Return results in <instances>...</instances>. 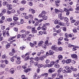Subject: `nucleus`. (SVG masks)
<instances>
[{
	"label": "nucleus",
	"mask_w": 79,
	"mask_h": 79,
	"mask_svg": "<svg viewBox=\"0 0 79 79\" xmlns=\"http://www.w3.org/2000/svg\"><path fill=\"white\" fill-rule=\"evenodd\" d=\"M54 23L56 24H59V25H60L61 26L64 25V23H61V21L60 20H58L57 19L56 20L54 21Z\"/></svg>",
	"instance_id": "nucleus-1"
},
{
	"label": "nucleus",
	"mask_w": 79,
	"mask_h": 79,
	"mask_svg": "<svg viewBox=\"0 0 79 79\" xmlns=\"http://www.w3.org/2000/svg\"><path fill=\"white\" fill-rule=\"evenodd\" d=\"M38 67L39 68H47V65L45 64H44V65L42 64H40L38 65Z\"/></svg>",
	"instance_id": "nucleus-2"
},
{
	"label": "nucleus",
	"mask_w": 79,
	"mask_h": 79,
	"mask_svg": "<svg viewBox=\"0 0 79 79\" xmlns=\"http://www.w3.org/2000/svg\"><path fill=\"white\" fill-rule=\"evenodd\" d=\"M57 48L56 47V46L55 45H53L51 47V49L52 50L57 52L58 51L56 50L57 49Z\"/></svg>",
	"instance_id": "nucleus-3"
},
{
	"label": "nucleus",
	"mask_w": 79,
	"mask_h": 79,
	"mask_svg": "<svg viewBox=\"0 0 79 79\" xmlns=\"http://www.w3.org/2000/svg\"><path fill=\"white\" fill-rule=\"evenodd\" d=\"M47 56L46 55H44L43 56H42L41 57H40L39 59L41 61H43L44 60V58H46Z\"/></svg>",
	"instance_id": "nucleus-4"
},
{
	"label": "nucleus",
	"mask_w": 79,
	"mask_h": 79,
	"mask_svg": "<svg viewBox=\"0 0 79 79\" xmlns=\"http://www.w3.org/2000/svg\"><path fill=\"white\" fill-rule=\"evenodd\" d=\"M65 69L67 70V73H71L72 72V71L70 69V68L69 66H66L65 67Z\"/></svg>",
	"instance_id": "nucleus-5"
},
{
	"label": "nucleus",
	"mask_w": 79,
	"mask_h": 79,
	"mask_svg": "<svg viewBox=\"0 0 79 79\" xmlns=\"http://www.w3.org/2000/svg\"><path fill=\"white\" fill-rule=\"evenodd\" d=\"M71 56L72 58H75V60H77V56L75 54L72 55Z\"/></svg>",
	"instance_id": "nucleus-6"
},
{
	"label": "nucleus",
	"mask_w": 79,
	"mask_h": 79,
	"mask_svg": "<svg viewBox=\"0 0 79 79\" xmlns=\"http://www.w3.org/2000/svg\"><path fill=\"white\" fill-rule=\"evenodd\" d=\"M60 0H56L55 1V3H56V5L57 6H60Z\"/></svg>",
	"instance_id": "nucleus-7"
},
{
	"label": "nucleus",
	"mask_w": 79,
	"mask_h": 79,
	"mask_svg": "<svg viewBox=\"0 0 79 79\" xmlns=\"http://www.w3.org/2000/svg\"><path fill=\"white\" fill-rule=\"evenodd\" d=\"M55 71V69L52 68L49 69L48 70V72H49L50 73H53Z\"/></svg>",
	"instance_id": "nucleus-8"
},
{
	"label": "nucleus",
	"mask_w": 79,
	"mask_h": 79,
	"mask_svg": "<svg viewBox=\"0 0 79 79\" xmlns=\"http://www.w3.org/2000/svg\"><path fill=\"white\" fill-rule=\"evenodd\" d=\"M31 32H32L33 34L37 33V30H35V28H31Z\"/></svg>",
	"instance_id": "nucleus-9"
},
{
	"label": "nucleus",
	"mask_w": 79,
	"mask_h": 79,
	"mask_svg": "<svg viewBox=\"0 0 79 79\" xmlns=\"http://www.w3.org/2000/svg\"><path fill=\"white\" fill-rule=\"evenodd\" d=\"M58 17L61 20H62V19H63V18H62V12H61L59 14Z\"/></svg>",
	"instance_id": "nucleus-10"
},
{
	"label": "nucleus",
	"mask_w": 79,
	"mask_h": 79,
	"mask_svg": "<svg viewBox=\"0 0 79 79\" xmlns=\"http://www.w3.org/2000/svg\"><path fill=\"white\" fill-rule=\"evenodd\" d=\"M41 29L43 31H46L47 28L46 26H45L44 25H43V26L41 27Z\"/></svg>",
	"instance_id": "nucleus-11"
},
{
	"label": "nucleus",
	"mask_w": 79,
	"mask_h": 79,
	"mask_svg": "<svg viewBox=\"0 0 79 79\" xmlns=\"http://www.w3.org/2000/svg\"><path fill=\"white\" fill-rule=\"evenodd\" d=\"M31 60H35V61H39V58H38V57H35V58H34L31 57L30 58Z\"/></svg>",
	"instance_id": "nucleus-12"
},
{
	"label": "nucleus",
	"mask_w": 79,
	"mask_h": 79,
	"mask_svg": "<svg viewBox=\"0 0 79 79\" xmlns=\"http://www.w3.org/2000/svg\"><path fill=\"white\" fill-rule=\"evenodd\" d=\"M71 62V59H68L66 60L65 61V63L67 64H68L69 63H70Z\"/></svg>",
	"instance_id": "nucleus-13"
},
{
	"label": "nucleus",
	"mask_w": 79,
	"mask_h": 79,
	"mask_svg": "<svg viewBox=\"0 0 79 79\" xmlns=\"http://www.w3.org/2000/svg\"><path fill=\"white\" fill-rule=\"evenodd\" d=\"M43 43H44V41H43L42 40L40 41L38 43V46L39 47H40L42 44Z\"/></svg>",
	"instance_id": "nucleus-14"
},
{
	"label": "nucleus",
	"mask_w": 79,
	"mask_h": 79,
	"mask_svg": "<svg viewBox=\"0 0 79 79\" xmlns=\"http://www.w3.org/2000/svg\"><path fill=\"white\" fill-rule=\"evenodd\" d=\"M55 67L56 68L58 69L60 67V65L58 64H56L55 65Z\"/></svg>",
	"instance_id": "nucleus-15"
},
{
	"label": "nucleus",
	"mask_w": 79,
	"mask_h": 79,
	"mask_svg": "<svg viewBox=\"0 0 79 79\" xmlns=\"http://www.w3.org/2000/svg\"><path fill=\"white\" fill-rule=\"evenodd\" d=\"M10 71V73H11V74H13V73H15V69L13 68L11 69Z\"/></svg>",
	"instance_id": "nucleus-16"
},
{
	"label": "nucleus",
	"mask_w": 79,
	"mask_h": 79,
	"mask_svg": "<svg viewBox=\"0 0 79 79\" xmlns=\"http://www.w3.org/2000/svg\"><path fill=\"white\" fill-rule=\"evenodd\" d=\"M42 18L44 20H47L48 18V17L46 15H43Z\"/></svg>",
	"instance_id": "nucleus-17"
},
{
	"label": "nucleus",
	"mask_w": 79,
	"mask_h": 79,
	"mask_svg": "<svg viewBox=\"0 0 79 79\" xmlns=\"http://www.w3.org/2000/svg\"><path fill=\"white\" fill-rule=\"evenodd\" d=\"M55 12L56 14H58L60 13V10L58 9H55Z\"/></svg>",
	"instance_id": "nucleus-18"
},
{
	"label": "nucleus",
	"mask_w": 79,
	"mask_h": 79,
	"mask_svg": "<svg viewBox=\"0 0 79 79\" xmlns=\"http://www.w3.org/2000/svg\"><path fill=\"white\" fill-rule=\"evenodd\" d=\"M6 9H2V13L4 15V14H5V13H6Z\"/></svg>",
	"instance_id": "nucleus-19"
},
{
	"label": "nucleus",
	"mask_w": 79,
	"mask_h": 79,
	"mask_svg": "<svg viewBox=\"0 0 79 79\" xmlns=\"http://www.w3.org/2000/svg\"><path fill=\"white\" fill-rule=\"evenodd\" d=\"M48 74L47 73H45L44 74H42L41 76H44V77H47L48 76Z\"/></svg>",
	"instance_id": "nucleus-20"
},
{
	"label": "nucleus",
	"mask_w": 79,
	"mask_h": 79,
	"mask_svg": "<svg viewBox=\"0 0 79 79\" xmlns=\"http://www.w3.org/2000/svg\"><path fill=\"white\" fill-rule=\"evenodd\" d=\"M58 58L59 60H62V58H63V56L62 55H59L58 56Z\"/></svg>",
	"instance_id": "nucleus-21"
},
{
	"label": "nucleus",
	"mask_w": 79,
	"mask_h": 79,
	"mask_svg": "<svg viewBox=\"0 0 79 79\" xmlns=\"http://www.w3.org/2000/svg\"><path fill=\"white\" fill-rule=\"evenodd\" d=\"M8 3L7 2H4L2 3V5L3 6H6L8 4Z\"/></svg>",
	"instance_id": "nucleus-22"
},
{
	"label": "nucleus",
	"mask_w": 79,
	"mask_h": 79,
	"mask_svg": "<svg viewBox=\"0 0 79 79\" xmlns=\"http://www.w3.org/2000/svg\"><path fill=\"white\" fill-rule=\"evenodd\" d=\"M49 55H52L53 54V51L52 50H50L49 51Z\"/></svg>",
	"instance_id": "nucleus-23"
},
{
	"label": "nucleus",
	"mask_w": 79,
	"mask_h": 79,
	"mask_svg": "<svg viewBox=\"0 0 79 79\" xmlns=\"http://www.w3.org/2000/svg\"><path fill=\"white\" fill-rule=\"evenodd\" d=\"M25 75H23L21 76V78L22 79H28V78L25 77Z\"/></svg>",
	"instance_id": "nucleus-24"
},
{
	"label": "nucleus",
	"mask_w": 79,
	"mask_h": 79,
	"mask_svg": "<svg viewBox=\"0 0 79 79\" xmlns=\"http://www.w3.org/2000/svg\"><path fill=\"white\" fill-rule=\"evenodd\" d=\"M73 47V51H76V50H77V48H79V47Z\"/></svg>",
	"instance_id": "nucleus-25"
},
{
	"label": "nucleus",
	"mask_w": 79,
	"mask_h": 79,
	"mask_svg": "<svg viewBox=\"0 0 79 79\" xmlns=\"http://www.w3.org/2000/svg\"><path fill=\"white\" fill-rule=\"evenodd\" d=\"M63 39V37H60V38L57 40V41H58V42H61V41Z\"/></svg>",
	"instance_id": "nucleus-26"
},
{
	"label": "nucleus",
	"mask_w": 79,
	"mask_h": 79,
	"mask_svg": "<svg viewBox=\"0 0 79 79\" xmlns=\"http://www.w3.org/2000/svg\"><path fill=\"white\" fill-rule=\"evenodd\" d=\"M13 20L15 21H18V18L16 17H13Z\"/></svg>",
	"instance_id": "nucleus-27"
},
{
	"label": "nucleus",
	"mask_w": 79,
	"mask_h": 79,
	"mask_svg": "<svg viewBox=\"0 0 79 79\" xmlns=\"http://www.w3.org/2000/svg\"><path fill=\"white\" fill-rule=\"evenodd\" d=\"M5 66V65L3 64H1L0 65V67L2 68H4Z\"/></svg>",
	"instance_id": "nucleus-28"
},
{
	"label": "nucleus",
	"mask_w": 79,
	"mask_h": 79,
	"mask_svg": "<svg viewBox=\"0 0 79 79\" xmlns=\"http://www.w3.org/2000/svg\"><path fill=\"white\" fill-rule=\"evenodd\" d=\"M79 24V21H77L76 22L74 23V25L77 26Z\"/></svg>",
	"instance_id": "nucleus-29"
},
{
	"label": "nucleus",
	"mask_w": 79,
	"mask_h": 79,
	"mask_svg": "<svg viewBox=\"0 0 79 79\" xmlns=\"http://www.w3.org/2000/svg\"><path fill=\"white\" fill-rule=\"evenodd\" d=\"M21 3L23 5H24V4H26V1L25 0H23L21 1Z\"/></svg>",
	"instance_id": "nucleus-30"
},
{
	"label": "nucleus",
	"mask_w": 79,
	"mask_h": 79,
	"mask_svg": "<svg viewBox=\"0 0 79 79\" xmlns=\"http://www.w3.org/2000/svg\"><path fill=\"white\" fill-rule=\"evenodd\" d=\"M57 49H58L59 51H60V52H61V51L63 50V48L61 47H60L58 48H57Z\"/></svg>",
	"instance_id": "nucleus-31"
},
{
	"label": "nucleus",
	"mask_w": 79,
	"mask_h": 79,
	"mask_svg": "<svg viewBox=\"0 0 79 79\" xmlns=\"http://www.w3.org/2000/svg\"><path fill=\"white\" fill-rule=\"evenodd\" d=\"M41 26H42V24H40L39 27L37 28V30H40L41 29Z\"/></svg>",
	"instance_id": "nucleus-32"
},
{
	"label": "nucleus",
	"mask_w": 79,
	"mask_h": 79,
	"mask_svg": "<svg viewBox=\"0 0 79 79\" xmlns=\"http://www.w3.org/2000/svg\"><path fill=\"white\" fill-rule=\"evenodd\" d=\"M13 40V39H12V37H10L8 39V42H10V44H11V41H10V40Z\"/></svg>",
	"instance_id": "nucleus-33"
},
{
	"label": "nucleus",
	"mask_w": 79,
	"mask_h": 79,
	"mask_svg": "<svg viewBox=\"0 0 79 79\" xmlns=\"http://www.w3.org/2000/svg\"><path fill=\"white\" fill-rule=\"evenodd\" d=\"M8 44H7L6 46V48L7 49L8 48H10V43H8Z\"/></svg>",
	"instance_id": "nucleus-34"
},
{
	"label": "nucleus",
	"mask_w": 79,
	"mask_h": 79,
	"mask_svg": "<svg viewBox=\"0 0 79 79\" xmlns=\"http://www.w3.org/2000/svg\"><path fill=\"white\" fill-rule=\"evenodd\" d=\"M64 20L65 21H66L67 22H68L69 20L68 19L67 17H64Z\"/></svg>",
	"instance_id": "nucleus-35"
},
{
	"label": "nucleus",
	"mask_w": 79,
	"mask_h": 79,
	"mask_svg": "<svg viewBox=\"0 0 79 79\" xmlns=\"http://www.w3.org/2000/svg\"><path fill=\"white\" fill-rule=\"evenodd\" d=\"M68 36L69 37H72L73 36H74V35L73 34H69Z\"/></svg>",
	"instance_id": "nucleus-36"
},
{
	"label": "nucleus",
	"mask_w": 79,
	"mask_h": 79,
	"mask_svg": "<svg viewBox=\"0 0 79 79\" xmlns=\"http://www.w3.org/2000/svg\"><path fill=\"white\" fill-rule=\"evenodd\" d=\"M73 32H74L75 33H76V32H77V31L76 30V27H74L73 29Z\"/></svg>",
	"instance_id": "nucleus-37"
},
{
	"label": "nucleus",
	"mask_w": 79,
	"mask_h": 79,
	"mask_svg": "<svg viewBox=\"0 0 79 79\" xmlns=\"http://www.w3.org/2000/svg\"><path fill=\"white\" fill-rule=\"evenodd\" d=\"M5 32H6V31L5 30H4L3 31V35L4 37H5V36H6V34H5Z\"/></svg>",
	"instance_id": "nucleus-38"
},
{
	"label": "nucleus",
	"mask_w": 79,
	"mask_h": 79,
	"mask_svg": "<svg viewBox=\"0 0 79 79\" xmlns=\"http://www.w3.org/2000/svg\"><path fill=\"white\" fill-rule=\"evenodd\" d=\"M69 11V10H68V9L66 8H64V12H68V11Z\"/></svg>",
	"instance_id": "nucleus-39"
},
{
	"label": "nucleus",
	"mask_w": 79,
	"mask_h": 79,
	"mask_svg": "<svg viewBox=\"0 0 79 79\" xmlns=\"http://www.w3.org/2000/svg\"><path fill=\"white\" fill-rule=\"evenodd\" d=\"M25 49V48L24 47H20V50H24Z\"/></svg>",
	"instance_id": "nucleus-40"
},
{
	"label": "nucleus",
	"mask_w": 79,
	"mask_h": 79,
	"mask_svg": "<svg viewBox=\"0 0 79 79\" xmlns=\"http://www.w3.org/2000/svg\"><path fill=\"white\" fill-rule=\"evenodd\" d=\"M68 47H74V46L69 43L68 45Z\"/></svg>",
	"instance_id": "nucleus-41"
},
{
	"label": "nucleus",
	"mask_w": 79,
	"mask_h": 79,
	"mask_svg": "<svg viewBox=\"0 0 79 79\" xmlns=\"http://www.w3.org/2000/svg\"><path fill=\"white\" fill-rule=\"evenodd\" d=\"M7 21L9 22H11L12 21V19L11 18H8L7 19Z\"/></svg>",
	"instance_id": "nucleus-42"
},
{
	"label": "nucleus",
	"mask_w": 79,
	"mask_h": 79,
	"mask_svg": "<svg viewBox=\"0 0 79 79\" xmlns=\"http://www.w3.org/2000/svg\"><path fill=\"white\" fill-rule=\"evenodd\" d=\"M47 14V12H45V11H42L41 12V14L42 15H46Z\"/></svg>",
	"instance_id": "nucleus-43"
},
{
	"label": "nucleus",
	"mask_w": 79,
	"mask_h": 79,
	"mask_svg": "<svg viewBox=\"0 0 79 79\" xmlns=\"http://www.w3.org/2000/svg\"><path fill=\"white\" fill-rule=\"evenodd\" d=\"M29 59V55L27 57H26L24 60L25 61H27V60H28Z\"/></svg>",
	"instance_id": "nucleus-44"
},
{
	"label": "nucleus",
	"mask_w": 79,
	"mask_h": 79,
	"mask_svg": "<svg viewBox=\"0 0 79 79\" xmlns=\"http://www.w3.org/2000/svg\"><path fill=\"white\" fill-rule=\"evenodd\" d=\"M31 11L32 13V14H34V13H35V10H34L33 9H31Z\"/></svg>",
	"instance_id": "nucleus-45"
},
{
	"label": "nucleus",
	"mask_w": 79,
	"mask_h": 79,
	"mask_svg": "<svg viewBox=\"0 0 79 79\" xmlns=\"http://www.w3.org/2000/svg\"><path fill=\"white\" fill-rule=\"evenodd\" d=\"M43 25H44L45 26H49V25H50V24L49 23H45Z\"/></svg>",
	"instance_id": "nucleus-46"
},
{
	"label": "nucleus",
	"mask_w": 79,
	"mask_h": 79,
	"mask_svg": "<svg viewBox=\"0 0 79 79\" xmlns=\"http://www.w3.org/2000/svg\"><path fill=\"white\" fill-rule=\"evenodd\" d=\"M68 10L69 11H73V8H72V7H71V6H70V8Z\"/></svg>",
	"instance_id": "nucleus-47"
},
{
	"label": "nucleus",
	"mask_w": 79,
	"mask_h": 79,
	"mask_svg": "<svg viewBox=\"0 0 79 79\" xmlns=\"http://www.w3.org/2000/svg\"><path fill=\"white\" fill-rule=\"evenodd\" d=\"M59 78L60 79H62V78H63V76L61 74H59Z\"/></svg>",
	"instance_id": "nucleus-48"
},
{
	"label": "nucleus",
	"mask_w": 79,
	"mask_h": 79,
	"mask_svg": "<svg viewBox=\"0 0 79 79\" xmlns=\"http://www.w3.org/2000/svg\"><path fill=\"white\" fill-rule=\"evenodd\" d=\"M34 61L32 60H31V61H30V64H31V65H32V64H34Z\"/></svg>",
	"instance_id": "nucleus-49"
},
{
	"label": "nucleus",
	"mask_w": 79,
	"mask_h": 79,
	"mask_svg": "<svg viewBox=\"0 0 79 79\" xmlns=\"http://www.w3.org/2000/svg\"><path fill=\"white\" fill-rule=\"evenodd\" d=\"M7 13L8 15H10L11 13V11L9 10H7Z\"/></svg>",
	"instance_id": "nucleus-50"
},
{
	"label": "nucleus",
	"mask_w": 79,
	"mask_h": 79,
	"mask_svg": "<svg viewBox=\"0 0 79 79\" xmlns=\"http://www.w3.org/2000/svg\"><path fill=\"white\" fill-rule=\"evenodd\" d=\"M26 14L25 13H23V14H21V15H22V17H25V16H26Z\"/></svg>",
	"instance_id": "nucleus-51"
},
{
	"label": "nucleus",
	"mask_w": 79,
	"mask_h": 79,
	"mask_svg": "<svg viewBox=\"0 0 79 79\" xmlns=\"http://www.w3.org/2000/svg\"><path fill=\"white\" fill-rule=\"evenodd\" d=\"M26 40L27 41H28V42H30V41H31V38H30L29 37H28L27 38Z\"/></svg>",
	"instance_id": "nucleus-52"
},
{
	"label": "nucleus",
	"mask_w": 79,
	"mask_h": 79,
	"mask_svg": "<svg viewBox=\"0 0 79 79\" xmlns=\"http://www.w3.org/2000/svg\"><path fill=\"white\" fill-rule=\"evenodd\" d=\"M15 58H16L17 60H21V58L20 57H16V56H15Z\"/></svg>",
	"instance_id": "nucleus-53"
},
{
	"label": "nucleus",
	"mask_w": 79,
	"mask_h": 79,
	"mask_svg": "<svg viewBox=\"0 0 79 79\" xmlns=\"http://www.w3.org/2000/svg\"><path fill=\"white\" fill-rule=\"evenodd\" d=\"M76 5H77V8H76V10H78V9H79V8H79V4H77Z\"/></svg>",
	"instance_id": "nucleus-54"
},
{
	"label": "nucleus",
	"mask_w": 79,
	"mask_h": 79,
	"mask_svg": "<svg viewBox=\"0 0 79 79\" xmlns=\"http://www.w3.org/2000/svg\"><path fill=\"white\" fill-rule=\"evenodd\" d=\"M14 30L15 31V32H18V28L17 27H14Z\"/></svg>",
	"instance_id": "nucleus-55"
},
{
	"label": "nucleus",
	"mask_w": 79,
	"mask_h": 79,
	"mask_svg": "<svg viewBox=\"0 0 79 79\" xmlns=\"http://www.w3.org/2000/svg\"><path fill=\"white\" fill-rule=\"evenodd\" d=\"M29 16L30 18H31V19L33 18V16L31 14H29Z\"/></svg>",
	"instance_id": "nucleus-56"
},
{
	"label": "nucleus",
	"mask_w": 79,
	"mask_h": 79,
	"mask_svg": "<svg viewBox=\"0 0 79 79\" xmlns=\"http://www.w3.org/2000/svg\"><path fill=\"white\" fill-rule=\"evenodd\" d=\"M50 60L48 59H47L46 61H45L46 63H49L50 62Z\"/></svg>",
	"instance_id": "nucleus-57"
},
{
	"label": "nucleus",
	"mask_w": 79,
	"mask_h": 79,
	"mask_svg": "<svg viewBox=\"0 0 79 79\" xmlns=\"http://www.w3.org/2000/svg\"><path fill=\"white\" fill-rule=\"evenodd\" d=\"M1 19L2 20L5 21V17L4 16H2L1 17Z\"/></svg>",
	"instance_id": "nucleus-58"
},
{
	"label": "nucleus",
	"mask_w": 79,
	"mask_h": 79,
	"mask_svg": "<svg viewBox=\"0 0 79 79\" xmlns=\"http://www.w3.org/2000/svg\"><path fill=\"white\" fill-rule=\"evenodd\" d=\"M24 23V20L23 19H20V23L21 24H23Z\"/></svg>",
	"instance_id": "nucleus-59"
},
{
	"label": "nucleus",
	"mask_w": 79,
	"mask_h": 79,
	"mask_svg": "<svg viewBox=\"0 0 79 79\" xmlns=\"http://www.w3.org/2000/svg\"><path fill=\"white\" fill-rule=\"evenodd\" d=\"M57 33H58V34H60V32H61V30L59 29L57 31H56Z\"/></svg>",
	"instance_id": "nucleus-60"
},
{
	"label": "nucleus",
	"mask_w": 79,
	"mask_h": 79,
	"mask_svg": "<svg viewBox=\"0 0 79 79\" xmlns=\"http://www.w3.org/2000/svg\"><path fill=\"white\" fill-rule=\"evenodd\" d=\"M10 60L12 62H14L15 61V59H14V57H12L10 58Z\"/></svg>",
	"instance_id": "nucleus-61"
},
{
	"label": "nucleus",
	"mask_w": 79,
	"mask_h": 79,
	"mask_svg": "<svg viewBox=\"0 0 79 79\" xmlns=\"http://www.w3.org/2000/svg\"><path fill=\"white\" fill-rule=\"evenodd\" d=\"M30 45L31 47H34V45L33 43H30Z\"/></svg>",
	"instance_id": "nucleus-62"
},
{
	"label": "nucleus",
	"mask_w": 79,
	"mask_h": 79,
	"mask_svg": "<svg viewBox=\"0 0 79 79\" xmlns=\"http://www.w3.org/2000/svg\"><path fill=\"white\" fill-rule=\"evenodd\" d=\"M39 35H42L43 34V32L42 31H40L39 32Z\"/></svg>",
	"instance_id": "nucleus-63"
},
{
	"label": "nucleus",
	"mask_w": 79,
	"mask_h": 79,
	"mask_svg": "<svg viewBox=\"0 0 79 79\" xmlns=\"http://www.w3.org/2000/svg\"><path fill=\"white\" fill-rule=\"evenodd\" d=\"M6 55H4L2 56V58L4 59V58H6Z\"/></svg>",
	"instance_id": "nucleus-64"
}]
</instances>
